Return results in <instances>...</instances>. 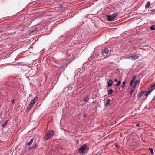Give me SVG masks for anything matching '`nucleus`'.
Masks as SVG:
<instances>
[{
	"label": "nucleus",
	"instance_id": "2eb2a0df",
	"mask_svg": "<svg viewBox=\"0 0 155 155\" xmlns=\"http://www.w3.org/2000/svg\"><path fill=\"white\" fill-rule=\"evenodd\" d=\"M33 140H34L33 139H31L30 140V142L27 143V145L29 146H30V145H31L32 144V143H33Z\"/></svg>",
	"mask_w": 155,
	"mask_h": 155
},
{
	"label": "nucleus",
	"instance_id": "f257e3e1",
	"mask_svg": "<svg viewBox=\"0 0 155 155\" xmlns=\"http://www.w3.org/2000/svg\"><path fill=\"white\" fill-rule=\"evenodd\" d=\"M54 134V132L51 130L47 131L44 137V140L46 141L51 137Z\"/></svg>",
	"mask_w": 155,
	"mask_h": 155
},
{
	"label": "nucleus",
	"instance_id": "412c9836",
	"mask_svg": "<svg viewBox=\"0 0 155 155\" xmlns=\"http://www.w3.org/2000/svg\"><path fill=\"white\" fill-rule=\"evenodd\" d=\"M150 29L151 30H155V25H152L151 26L150 28Z\"/></svg>",
	"mask_w": 155,
	"mask_h": 155
},
{
	"label": "nucleus",
	"instance_id": "f3484780",
	"mask_svg": "<svg viewBox=\"0 0 155 155\" xmlns=\"http://www.w3.org/2000/svg\"><path fill=\"white\" fill-rule=\"evenodd\" d=\"M150 87L152 88L153 90L155 88V83H153L150 85Z\"/></svg>",
	"mask_w": 155,
	"mask_h": 155
},
{
	"label": "nucleus",
	"instance_id": "dca6fc26",
	"mask_svg": "<svg viewBox=\"0 0 155 155\" xmlns=\"http://www.w3.org/2000/svg\"><path fill=\"white\" fill-rule=\"evenodd\" d=\"M113 91L112 89H109L108 90V95H111L113 93Z\"/></svg>",
	"mask_w": 155,
	"mask_h": 155
},
{
	"label": "nucleus",
	"instance_id": "6ab92c4d",
	"mask_svg": "<svg viewBox=\"0 0 155 155\" xmlns=\"http://www.w3.org/2000/svg\"><path fill=\"white\" fill-rule=\"evenodd\" d=\"M58 8H59V10L60 11L62 10L63 9V7L62 5H60L58 7Z\"/></svg>",
	"mask_w": 155,
	"mask_h": 155
},
{
	"label": "nucleus",
	"instance_id": "c756f323",
	"mask_svg": "<svg viewBox=\"0 0 155 155\" xmlns=\"http://www.w3.org/2000/svg\"><path fill=\"white\" fill-rule=\"evenodd\" d=\"M114 82H117V79H115L114 80Z\"/></svg>",
	"mask_w": 155,
	"mask_h": 155
},
{
	"label": "nucleus",
	"instance_id": "7c9ffc66",
	"mask_svg": "<svg viewBox=\"0 0 155 155\" xmlns=\"http://www.w3.org/2000/svg\"><path fill=\"white\" fill-rule=\"evenodd\" d=\"M14 101V100H13L12 101V103Z\"/></svg>",
	"mask_w": 155,
	"mask_h": 155
},
{
	"label": "nucleus",
	"instance_id": "5701e85b",
	"mask_svg": "<svg viewBox=\"0 0 155 155\" xmlns=\"http://www.w3.org/2000/svg\"><path fill=\"white\" fill-rule=\"evenodd\" d=\"M37 145L36 144H33L32 146V148L34 149H35L36 148Z\"/></svg>",
	"mask_w": 155,
	"mask_h": 155
},
{
	"label": "nucleus",
	"instance_id": "9d476101",
	"mask_svg": "<svg viewBox=\"0 0 155 155\" xmlns=\"http://www.w3.org/2000/svg\"><path fill=\"white\" fill-rule=\"evenodd\" d=\"M38 97H35L34 99H33L31 101L34 104L38 100Z\"/></svg>",
	"mask_w": 155,
	"mask_h": 155
},
{
	"label": "nucleus",
	"instance_id": "aec40b11",
	"mask_svg": "<svg viewBox=\"0 0 155 155\" xmlns=\"http://www.w3.org/2000/svg\"><path fill=\"white\" fill-rule=\"evenodd\" d=\"M144 91H142L141 93H140L139 95V98L141 97L144 94Z\"/></svg>",
	"mask_w": 155,
	"mask_h": 155
},
{
	"label": "nucleus",
	"instance_id": "f8f14e48",
	"mask_svg": "<svg viewBox=\"0 0 155 155\" xmlns=\"http://www.w3.org/2000/svg\"><path fill=\"white\" fill-rule=\"evenodd\" d=\"M104 53L105 54H107L109 52V50L107 48H105L103 51Z\"/></svg>",
	"mask_w": 155,
	"mask_h": 155
},
{
	"label": "nucleus",
	"instance_id": "b1692460",
	"mask_svg": "<svg viewBox=\"0 0 155 155\" xmlns=\"http://www.w3.org/2000/svg\"><path fill=\"white\" fill-rule=\"evenodd\" d=\"M121 83V81H118L117 82L116 84V86H117L119 85Z\"/></svg>",
	"mask_w": 155,
	"mask_h": 155
},
{
	"label": "nucleus",
	"instance_id": "7ed1b4c3",
	"mask_svg": "<svg viewBox=\"0 0 155 155\" xmlns=\"http://www.w3.org/2000/svg\"><path fill=\"white\" fill-rule=\"evenodd\" d=\"M117 16V14L116 13H114L111 15L107 16V20L109 21H113L114 19L116 18Z\"/></svg>",
	"mask_w": 155,
	"mask_h": 155
},
{
	"label": "nucleus",
	"instance_id": "c85d7f7f",
	"mask_svg": "<svg viewBox=\"0 0 155 155\" xmlns=\"http://www.w3.org/2000/svg\"><path fill=\"white\" fill-rule=\"evenodd\" d=\"M35 30V29H34V30H32V31H31V33H32L33 32H34Z\"/></svg>",
	"mask_w": 155,
	"mask_h": 155
},
{
	"label": "nucleus",
	"instance_id": "20e7f679",
	"mask_svg": "<svg viewBox=\"0 0 155 155\" xmlns=\"http://www.w3.org/2000/svg\"><path fill=\"white\" fill-rule=\"evenodd\" d=\"M139 56L137 55H132L128 57V58H131V59L134 60L138 59Z\"/></svg>",
	"mask_w": 155,
	"mask_h": 155
},
{
	"label": "nucleus",
	"instance_id": "393cba45",
	"mask_svg": "<svg viewBox=\"0 0 155 155\" xmlns=\"http://www.w3.org/2000/svg\"><path fill=\"white\" fill-rule=\"evenodd\" d=\"M8 120H7V121H6L2 125V126L3 127H4V126L6 125V124H7L8 123Z\"/></svg>",
	"mask_w": 155,
	"mask_h": 155
},
{
	"label": "nucleus",
	"instance_id": "cd10ccee",
	"mask_svg": "<svg viewBox=\"0 0 155 155\" xmlns=\"http://www.w3.org/2000/svg\"><path fill=\"white\" fill-rule=\"evenodd\" d=\"M140 126V124H136V126L137 127H139Z\"/></svg>",
	"mask_w": 155,
	"mask_h": 155
},
{
	"label": "nucleus",
	"instance_id": "4be33fe9",
	"mask_svg": "<svg viewBox=\"0 0 155 155\" xmlns=\"http://www.w3.org/2000/svg\"><path fill=\"white\" fill-rule=\"evenodd\" d=\"M136 75H134L133 76V78H132V79L131 80L134 81L136 79Z\"/></svg>",
	"mask_w": 155,
	"mask_h": 155
},
{
	"label": "nucleus",
	"instance_id": "ddd939ff",
	"mask_svg": "<svg viewBox=\"0 0 155 155\" xmlns=\"http://www.w3.org/2000/svg\"><path fill=\"white\" fill-rule=\"evenodd\" d=\"M89 99V97H88V96H85L84 97V101L85 102H87L88 101Z\"/></svg>",
	"mask_w": 155,
	"mask_h": 155
},
{
	"label": "nucleus",
	"instance_id": "4468645a",
	"mask_svg": "<svg viewBox=\"0 0 155 155\" xmlns=\"http://www.w3.org/2000/svg\"><path fill=\"white\" fill-rule=\"evenodd\" d=\"M150 5V2L149 1H148L145 5V8L146 9L148 8H149Z\"/></svg>",
	"mask_w": 155,
	"mask_h": 155
},
{
	"label": "nucleus",
	"instance_id": "a211bd4d",
	"mask_svg": "<svg viewBox=\"0 0 155 155\" xmlns=\"http://www.w3.org/2000/svg\"><path fill=\"white\" fill-rule=\"evenodd\" d=\"M149 150L151 152V154H153L154 152H153V149L151 148H149Z\"/></svg>",
	"mask_w": 155,
	"mask_h": 155
},
{
	"label": "nucleus",
	"instance_id": "9b49d317",
	"mask_svg": "<svg viewBox=\"0 0 155 155\" xmlns=\"http://www.w3.org/2000/svg\"><path fill=\"white\" fill-rule=\"evenodd\" d=\"M110 99H108L107 100V101H106L105 104V106L106 107H108L110 104Z\"/></svg>",
	"mask_w": 155,
	"mask_h": 155
},
{
	"label": "nucleus",
	"instance_id": "1a4fd4ad",
	"mask_svg": "<svg viewBox=\"0 0 155 155\" xmlns=\"http://www.w3.org/2000/svg\"><path fill=\"white\" fill-rule=\"evenodd\" d=\"M135 87L133 86L130 89V95H132V94L135 89Z\"/></svg>",
	"mask_w": 155,
	"mask_h": 155
},
{
	"label": "nucleus",
	"instance_id": "f03ea898",
	"mask_svg": "<svg viewBox=\"0 0 155 155\" xmlns=\"http://www.w3.org/2000/svg\"><path fill=\"white\" fill-rule=\"evenodd\" d=\"M88 150V148L87 147V145L84 144L78 149V153L80 154H84L87 153Z\"/></svg>",
	"mask_w": 155,
	"mask_h": 155
},
{
	"label": "nucleus",
	"instance_id": "0eeeda50",
	"mask_svg": "<svg viewBox=\"0 0 155 155\" xmlns=\"http://www.w3.org/2000/svg\"><path fill=\"white\" fill-rule=\"evenodd\" d=\"M112 84H113L112 80L111 79H110L108 82V87H111L112 85Z\"/></svg>",
	"mask_w": 155,
	"mask_h": 155
},
{
	"label": "nucleus",
	"instance_id": "423d86ee",
	"mask_svg": "<svg viewBox=\"0 0 155 155\" xmlns=\"http://www.w3.org/2000/svg\"><path fill=\"white\" fill-rule=\"evenodd\" d=\"M140 82V81L139 80H136L132 86L136 88V85L137 84H138Z\"/></svg>",
	"mask_w": 155,
	"mask_h": 155
},
{
	"label": "nucleus",
	"instance_id": "6e6552de",
	"mask_svg": "<svg viewBox=\"0 0 155 155\" xmlns=\"http://www.w3.org/2000/svg\"><path fill=\"white\" fill-rule=\"evenodd\" d=\"M153 91V90H152V89H151V90H149V91H147L145 94V95L147 97V96L148 95H149L150 93H151V92Z\"/></svg>",
	"mask_w": 155,
	"mask_h": 155
},
{
	"label": "nucleus",
	"instance_id": "a878e982",
	"mask_svg": "<svg viewBox=\"0 0 155 155\" xmlns=\"http://www.w3.org/2000/svg\"><path fill=\"white\" fill-rule=\"evenodd\" d=\"M126 83V82L125 81H124L123 83H122V84H123V85H122V87H124V85H125V84Z\"/></svg>",
	"mask_w": 155,
	"mask_h": 155
},
{
	"label": "nucleus",
	"instance_id": "bb28decb",
	"mask_svg": "<svg viewBox=\"0 0 155 155\" xmlns=\"http://www.w3.org/2000/svg\"><path fill=\"white\" fill-rule=\"evenodd\" d=\"M134 82V81H132V80L131 81H130V86H131L132 85V84H133V83Z\"/></svg>",
	"mask_w": 155,
	"mask_h": 155
},
{
	"label": "nucleus",
	"instance_id": "39448f33",
	"mask_svg": "<svg viewBox=\"0 0 155 155\" xmlns=\"http://www.w3.org/2000/svg\"><path fill=\"white\" fill-rule=\"evenodd\" d=\"M34 104L31 101L30 103L28 105V106L27 107V110H28V111L29 110L33 107Z\"/></svg>",
	"mask_w": 155,
	"mask_h": 155
}]
</instances>
